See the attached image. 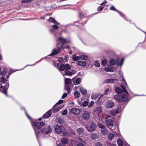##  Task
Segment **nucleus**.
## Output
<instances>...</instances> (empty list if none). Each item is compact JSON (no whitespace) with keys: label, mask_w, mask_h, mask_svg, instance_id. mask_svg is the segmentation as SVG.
<instances>
[{"label":"nucleus","mask_w":146,"mask_h":146,"mask_svg":"<svg viewBox=\"0 0 146 146\" xmlns=\"http://www.w3.org/2000/svg\"><path fill=\"white\" fill-rule=\"evenodd\" d=\"M122 84L123 85H122L121 87L124 91V93L121 94H117L114 96V98L117 100L119 102H125L127 101L128 99V93L126 91L125 89L126 88H128L127 83L123 78H122Z\"/></svg>","instance_id":"f257e3e1"},{"label":"nucleus","mask_w":146,"mask_h":146,"mask_svg":"<svg viewBox=\"0 0 146 146\" xmlns=\"http://www.w3.org/2000/svg\"><path fill=\"white\" fill-rule=\"evenodd\" d=\"M70 68V66L68 64H62L60 66L59 70L62 75L71 76L76 73V71L74 69L71 70L70 71H68Z\"/></svg>","instance_id":"f03ea898"},{"label":"nucleus","mask_w":146,"mask_h":146,"mask_svg":"<svg viewBox=\"0 0 146 146\" xmlns=\"http://www.w3.org/2000/svg\"><path fill=\"white\" fill-rule=\"evenodd\" d=\"M110 115H107L105 113H103L102 114L101 118H99V120L104 122L106 121V123L108 126L110 127L113 126L115 124V122L114 120L109 119L106 120V119L109 117Z\"/></svg>","instance_id":"7ed1b4c3"},{"label":"nucleus","mask_w":146,"mask_h":146,"mask_svg":"<svg viewBox=\"0 0 146 146\" xmlns=\"http://www.w3.org/2000/svg\"><path fill=\"white\" fill-rule=\"evenodd\" d=\"M32 124L35 130L36 137L38 139V137L39 133V130L38 129L45 125V123L43 122H32Z\"/></svg>","instance_id":"20e7f679"},{"label":"nucleus","mask_w":146,"mask_h":146,"mask_svg":"<svg viewBox=\"0 0 146 146\" xmlns=\"http://www.w3.org/2000/svg\"><path fill=\"white\" fill-rule=\"evenodd\" d=\"M54 130L56 133L58 134H60L61 132L63 133V135L65 136H72V135H73L75 133V132L74 131L72 132V134H70L66 131H65L64 132L63 130L61 129L59 125H56L54 127Z\"/></svg>","instance_id":"39448f33"},{"label":"nucleus","mask_w":146,"mask_h":146,"mask_svg":"<svg viewBox=\"0 0 146 146\" xmlns=\"http://www.w3.org/2000/svg\"><path fill=\"white\" fill-rule=\"evenodd\" d=\"M6 81V80L3 76L1 77V82L2 83V84H0V88H2L4 87L3 90V92L4 94L7 95V89L8 86L6 87L7 83L5 82Z\"/></svg>","instance_id":"423d86ee"},{"label":"nucleus","mask_w":146,"mask_h":146,"mask_svg":"<svg viewBox=\"0 0 146 146\" xmlns=\"http://www.w3.org/2000/svg\"><path fill=\"white\" fill-rule=\"evenodd\" d=\"M124 58H122L121 60V62L119 63L118 62L119 59H117L116 61H115L114 59H111L109 61V64H110V66H111L112 65H113L115 64H116L117 66H121L122 64L124 61Z\"/></svg>","instance_id":"0eeeda50"},{"label":"nucleus","mask_w":146,"mask_h":146,"mask_svg":"<svg viewBox=\"0 0 146 146\" xmlns=\"http://www.w3.org/2000/svg\"><path fill=\"white\" fill-rule=\"evenodd\" d=\"M96 125L94 123H91L90 127H87L86 128L87 130L89 132H93L96 129Z\"/></svg>","instance_id":"6e6552de"},{"label":"nucleus","mask_w":146,"mask_h":146,"mask_svg":"<svg viewBox=\"0 0 146 146\" xmlns=\"http://www.w3.org/2000/svg\"><path fill=\"white\" fill-rule=\"evenodd\" d=\"M90 112L88 111H85L82 115V117L84 120H88L90 117Z\"/></svg>","instance_id":"1a4fd4ad"},{"label":"nucleus","mask_w":146,"mask_h":146,"mask_svg":"<svg viewBox=\"0 0 146 146\" xmlns=\"http://www.w3.org/2000/svg\"><path fill=\"white\" fill-rule=\"evenodd\" d=\"M51 131V127L49 126L47 128H43L42 130V133L44 134H48Z\"/></svg>","instance_id":"9d476101"},{"label":"nucleus","mask_w":146,"mask_h":146,"mask_svg":"<svg viewBox=\"0 0 146 146\" xmlns=\"http://www.w3.org/2000/svg\"><path fill=\"white\" fill-rule=\"evenodd\" d=\"M74 88L76 90L79 89V90L82 94H87V90L85 88L83 87L78 86L75 87Z\"/></svg>","instance_id":"9b49d317"},{"label":"nucleus","mask_w":146,"mask_h":146,"mask_svg":"<svg viewBox=\"0 0 146 146\" xmlns=\"http://www.w3.org/2000/svg\"><path fill=\"white\" fill-rule=\"evenodd\" d=\"M71 113L75 115H78L80 113V110L76 108H74L72 109L70 111Z\"/></svg>","instance_id":"f8f14e48"},{"label":"nucleus","mask_w":146,"mask_h":146,"mask_svg":"<svg viewBox=\"0 0 146 146\" xmlns=\"http://www.w3.org/2000/svg\"><path fill=\"white\" fill-rule=\"evenodd\" d=\"M114 103L112 101H108L106 104V107L108 109L112 108L114 106Z\"/></svg>","instance_id":"ddd939ff"},{"label":"nucleus","mask_w":146,"mask_h":146,"mask_svg":"<svg viewBox=\"0 0 146 146\" xmlns=\"http://www.w3.org/2000/svg\"><path fill=\"white\" fill-rule=\"evenodd\" d=\"M118 80L116 79H106L104 81V83H114L117 82Z\"/></svg>","instance_id":"4468645a"},{"label":"nucleus","mask_w":146,"mask_h":146,"mask_svg":"<svg viewBox=\"0 0 146 146\" xmlns=\"http://www.w3.org/2000/svg\"><path fill=\"white\" fill-rule=\"evenodd\" d=\"M60 48H58V49L57 50H56L55 49L50 54L49 56H53L56 54L58 53V52H60ZM49 56V55H48L46 57L41 58L40 59V61H41L43 59H44V58H47V57Z\"/></svg>","instance_id":"2eb2a0df"},{"label":"nucleus","mask_w":146,"mask_h":146,"mask_svg":"<svg viewBox=\"0 0 146 146\" xmlns=\"http://www.w3.org/2000/svg\"><path fill=\"white\" fill-rule=\"evenodd\" d=\"M117 135V133L115 132H113L112 133H109L108 135V139L109 140L112 139L114 137H116Z\"/></svg>","instance_id":"dca6fc26"},{"label":"nucleus","mask_w":146,"mask_h":146,"mask_svg":"<svg viewBox=\"0 0 146 146\" xmlns=\"http://www.w3.org/2000/svg\"><path fill=\"white\" fill-rule=\"evenodd\" d=\"M102 110V108L101 106L96 107L94 109V113L95 114H100Z\"/></svg>","instance_id":"f3484780"},{"label":"nucleus","mask_w":146,"mask_h":146,"mask_svg":"<svg viewBox=\"0 0 146 146\" xmlns=\"http://www.w3.org/2000/svg\"><path fill=\"white\" fill-rule=\"evenodd\" d=\"M81 79L80 78H73V82L75 85L79 84L81 82Z\"/></svg>","instance_id":"a211bd4d"},{"label":"nucleus","mask_w":146,"mask_h":146,"mask_svg":"<svg viewBox=\"0 0 146 146\" xmlns=\"http://www.w3.org/2000/svg\"><path fill=\"white\" fill-rule=\"evenodd\" d=\"M52 111L51 110H49L42 117L43 118H46L49 117L51 115Z\"/></svg>","instance_id":"6ab92c4d"},{"label":"nucleus","mask_w":146,"mask_h":146,"mask_svg":"<svg viewBox=\"0 0 146 146\" xmlns=\"http://www.w3.org/2000/svg\"><path fill=\"white\" fill-rule=\"evenodd\" d=\"M115 92L117 93V94H121L124 93V91L123 90L120 88L117 87L115 89Z\"/></svg>","instance_id":"aec40b11"},{"label":"nucleus","mask_w":146,"mask_h":146,"mask_svg":"<svg viewBox=\"0 0 146 146\" xmlns=\"http://www.w3.org/2000/svg\"><path fill=\"white\" fill-rule=\"evenodd\" d=\"M86 64V62L84 61H80L78 62V65L79 66H84Z\"/></svg>","instance_id":"412c9836"},{"label":"nucleus","mask_w":146,"mask_h":146,"mask_svg":"<svg viewBox=\"0 0 146 146\" xmlns=\"http://www.w3.org/2000/svg\"><path fill=\"white\" fill-rule=\"evenodd\" d=\"M74 95L75 98L76 99H77L80 97V94L78 91L76 90L75 91L74 93Z\"/></svg>","instance_id":"4be33fe9"},{"label":"nucleus","mask_w":146,"mask_h":146,"mask_svg":"<svg viewBox=\"0 0 146 146\" xmlns=\"http://www.w3.org/2000/svg\"><path fill=\"white\" fill-rule=\"evenodd\" d=\"M56 107L55 106L54 107V106L53 107L52 110L54 113L57 112L62 108L60 106L57 107L56 108H55Z\"/></svg>","instance_id":"5701e85b"},{"label":"nucleus","mask_w":146,"mask_h":146,"mask_svg":"<svg viewBox=\"0 0 146 146\" xmlns=\"http://www.w3.org/2000/svg\"><path fill=\"white\" fill-rule=\"evenodd\" d=\"M99 96L98 94L96 93H93L91 96V98L92 100H95L97 99Z\"/></svg>","instance_id":"b1692460"},{"label":"nucleus","mask_w":146,"mask_h":146,"mask_svg":"<svg viewBox=\"0 0 146 146\" xmlns=\"http://www.w3.org/2000/svg\"><path fill=\"white\" fill-rule=\"evenodd\" d=\"M101 131L102 134L103 135H106L108 133V130L105 128L102 129L101 130Z\"/></svg>","instance_id":"393cba45"},{"label":"nucleus","mask_w":146,"mask_h":146,"mask_svg":"<svg viewBox=\"0 0 146 146\" xmlns=\"http://www.w3.org/2000/svg\"><path fill=\"white\" fill-rule=\"evenodd\" d=\"M72 59L74 61H77L80 60V56H76V54L73 55Z\"/></svg>","instance_id":"a878e982"},{"label":"nucleus","mask_w":146,"mask_h":146,"mask_svg":"<svg viewBox=\"0 0 146 146\" xmlns=\"http://www.w3.org/2000/svg\"><path fill=\"white\" fill-rule=\"evenodd\" d=\"M68 140L65 138H63L61 139V142L62 143L66 144L68 143Z\"/></svg>","instance_id":"bb28decb"},{"label":"nucleus","mask_w":146,"mask_h":146,"mask_svg":"<svg viewBox=\"0 0 146 146\" xmlns=\"http://www.w3.org/2000/svg\"><path fill=\"white\" fill-rule=\"evenodd\" d=\"M84 131V129L82 128H78L77 129V132L79 135L82 134Z\"/></svg>","instance_id":"cd10ccee"},{"label":"nucleus","mask_w":146,"mask_h":146,"mask_svg":"<svg viewBox=\"0 0 146 146\" xmlns=\"http://www.w3.org/2000/svg\"><path fill=\"white\" fill-rule=\"evenodd\" d=\"M80 60H87L88 59V56L85 55H81L80 56Z\"/></svg>","instance_id":"c85d7f7f"},{"label":"nucleus","mask_w":146,"mask_h":146,"mask_svg":"<svg viewBox=\"0 0 146 146\" xmlns=\"http://www.w3.org/2000/svg\"><path fill=\"white\" fill-rule=\"evenodd\" d=\"M59 40L63 44L67 42V41L66 39L62 37H60L59 38Z\"/></svg>","instance_id":"c756f323"},{"label":"nucleus","mask_w":146,"mask_h":146,"mask_svg":"<svg viewBox=\"0 0 146 146\" xmlns=\"http://www.w3.org/2000/svg\"><path fill=\"white\" fill-rule=\"evenodd\" d=\"M88 102L87 101H84L82 103H80V105H82L85 107L87 106L88 105Z\"/></svg>","instance_id":"7c9ffc66"},{"label":"nucleus","mask_w":146,"mask_h":146,"mask_svg":"<svg viewBox=\"0 0 146 146\" xmlns=\"http://www.w3.org/2000/svg\"><path fill=\"white\" fill-rule=\"evenodd\" d=\"M49 20L52 23H54L55 24L58 25L59 24L58 23L56 22V21H55L52 18H50Z\"/></svg>","instance_id":"2f4dec72"},{"label":"nucleus","mask_w":146,"mask_h":146,"mask_svg":"<svg viewBox=\"0 0 146 146\" xmlns=\"http://www.w3.org/2000/svg\"><path fill=\"white\" fill-rule=\"evenodd\" d=\"M104 70L106 71L110 72H113V70L109 67H106L104 68Z\"/></svg>","instance_id":"473e14b6"},{"label":"nucleus","mask_w":146,"mask_h":146,"mask_svg":"<svg viewBox=\"0 0 146 146\" xmlns=\"http://www.w3.org/2000/svg\"><path fill=\"white\" fill-rule=\"evenodd\" d=\"M7 72V69L5 68L4 69V70L1 72H0V75H1L3 76H5Z\"/></svg>","instance_id":"72a5a7b5"},{"label":"nucleus","mask_w":146,"mask_h":146,"mask_svg":"<svg viewBox=\"0 0 146 146\" xmlns=\"http://www.w3.org/2000/svg\"><path fill=\"white\" fill-rule=\"evenodd\" d=\"M94 102L93 101H92L89 103V104L88 105V109L90 108L94 105Z\"/></svg>","instance_id":"f704fd0d"},{"label":"nucleus","mask_w":146,"mask_h":146,"mask_svg":"<svg viewBox=\"0 0 146 146\" xmlns=\"http://www.w3.org/2000/svg\"><path fill=\"white\" fill-rule=\"evenodd\" d=\"M91 136V138L93 139H96L98 137V135L95 133H93Z\"/></svg>","instance_id":"c9c22d12"},{"label":"nucleus","mask_w":146,"mask_h":146,"mask_svg":"<svg viewBox=\"0 0 146 146\" xmlns=\"http://www.w3.org/2000/svg\"><path fill=\"white\" fill-rule=\"evenodd\" d=\"M117 143L119 146H122L123 145V142L120 139L118 140L117 141Z\"/></svg>","instance_id":"e433bc0d"},{"label":"nucleus","mask_w":146,"mask_h":146,"mask_svg":"<svg viewBox=\"0 0 146 146\" xmlns=\"http://www.w3.org/2000/svg\"><path fill=\"white\" fill-rule=\"evenodd\" d=\"M110 114L113 116L115 115L116 113V110H113L110 111Z\"/></svg>","instance_id":"4c0bfd02"},{"label":"nucleus","mask_w":146,"mask_h":146,"mask_svg":"<svg viewBox=\"0 0 146 146\" xmlns=\"http://www.w3.org/2000/svg\"><path fill=\"white\" fill-rule=\"evenodd\" d=\"M71 81V80L68 78H66L65 81V83L66 84L68 85L70 84Z\"/></svg>","instance_id":"58836bf2"},{"label":"nucleus","mask_w":146,"mask_h":146,"mask_svg":"<svg viewBox=\"0 0 146 146\" xmlns=\"http://www.w3.org/2000/svg\"><path fill=\"white\" fill-rule=\"evenodd\" d=\"M121 110H122V109L121 108V106H119L117 107V110H116V113H119L121 111Z\"/></svg>","instance_id":"ea45409f"},{"label":"nucleus","mask_w":146,"mask_h":146,"mask_svg":"<svg viewBox=\"0 0 146 146\" xmlns=\"http://www.w3.org/2000/svg\"><path fill=\"white\" fill-rule=\"evenodd\" d=\"M33 1V0H23L21 1V2L24 3H27L31 2Z\"/></svg>","instance_id":"a19ab883"},{"label":"nucleus","mask_w":146,"mask_h":146,"mask_svg":"<svg viewBox=\"0 0 146 146\" xmlns=\"http://www.w3.org/2000/svg\"><path fill=\"white\" fill-rule=\"evenodd\" d=\"M94 64L95 66L96 67H99L100 66V64L97 60L95 61Z\"/></svg>","instance_id":"79ce46f5"},{"label":"nucleus","mask_w":146,"mask_h":146,"mask_svg":"<svg viewBox=\"0 0 146 146\" xmlns=\"http://www.w3.org/2000/svg\"><path fill=\"white\" fill-rule=\"evenodd\" d=\"M108 62L107 60L106 59L103 60L101 62V64L103 65H105Z\"/></svg>","instance_id":"37998d69"},{"label":"nucleus","mask_w":146,"mask_h":146,"mask_svg":"<svg viewBox=\"0 0 146 146\" xmlns=\"http://www.w3.org/2000/svg\"><path fill=\"white\" fill-rule=\"evenodd\" d=\"M63 101L62 100H60L58 102H57L56 104L54 106V107L55 106H56L60 104L63 103Z\"/></svg>","instance_id":"c03bdc74"},{"label":"nucleus","mask_w":146,"mask_h":146,"mask_svg":"<svg viewBox=\"0 0 146 146\" xmlns=\"http://www.w3.org/2000/svg\"><path fill=\"white\" fill-rule=\"evenodd\" d=\"M98 126L99 128H101L102 129H103L105 128L104 126L100 123H98Z\"/></svg>","instance_id":"a18cd8bd"},{"label":"nucleus","mask_w":146,"mask_h":146,"mask_svg":"<svg viewBox=\"0 0 146 146\" xmlns=\"http://www.w3.org/2000/svg\"><path fill=\"white\" fill-rule=\"evenodd\" d=\"M68 112L67 110L66 109L64 110L62 113V114L63 115H66L67 114Z\"/></svg>","instance_id":"49530a36"},{"label":"nucleus","mask_w":146,"mask_h":146,"mask_svg":"<svg viewBox=\"0 0 146 146\" xmlns=\"http://www.w3.org/2000/svg\"><path fill=\"white\" fill-rule=\"evenodd\" d=\"M110 9L111 10H113L114 11H118L113 6H112L111 7H110Z\"/></svg>","instance_id":"de8ad7c7"},{"label":"nucleus","mask_w":146,"mask_h":146,"mask_svg":"<svg viewBox=\"0 0 146 146\" xmlns=\"http://www.w3.org/2000/svg\"><path fill=\"white\" fill-rule=\"evenodd\" d=\"M65 89L68 92V93L70 92V88L68 86H66L65 87Z\"/></svg>","instance_id":"09e8293b"},{"label":"nucleus","mask_w":146,"mask_h":146,"mask_svg":"<svg viewBox=\"0 0 146 146\" xmlns=\"http://www.w3.org/2000/svg\"><path fill=\"white\" fill-rule=\"evenodd\" d=\"M53 27L55 29H57L58 28V27L57 25V24H55L52 25Z\"/></svg>","instance_id":"8fccbe9b"},{"label":"nucleus","mask_w":146,"mask_h":146,"mask_svg":"<svg viewBox=\"0 0 146 146\" xmlns=\"http://www.w3.org/2000/svg\"><path fill=\"white\" fill-rule=\"evenodd\" d=\"M67 94L66 93L64 94L62 97V99L65 98L67 96Z\"/></svg>","instance_id":"3c124183"},{"label":"nucleus","mask_w":146,"mask_h":146,"mask_svg":"<svg viewBox=\"0 0 146 146\" xmlns=\"http://www.w3.org/2000/svg\"><path fill=\"white\" fill-rule=\"evenodd\" d=\"M103 9V8L102 7H99L98 8V11H102Z\"/></svg>","instance_id":"603ef678"},{"label":"nucleus","mask_w":146,"mask_h":146,"mask_svg":"<svg viewBox=\"0 0 146 146\" xmlns=\"http://www.w3.org/2000/svg\"><path fill=\"white\" fill-rule=\"evenodd\" d=\"M77 146H85V145L83 143H78L77 145Z\"/></svg>","instance_id":"864d4df0"},{"label":"nucleus","mask_w":146,"mask_h":146,"mask_svg":"<svg viewBox=\"0 0 146 146\" xmlns=\"http://www.w3.org/2000/svg\"><path fill=\"white\" fill-rule=\"evenodd\" d=\"M109 89H107L105 91V94H108L109 92Z\"/></svg>","instance_id":"5fc2aeb1"},{"label":"nucleus","mask_w":146,"mask_h":146,"mask_svg":"<svg viewBox=\"0 0 146 146\" xmlns=\"http://www.w3.org/2000/svg\"><path fill=\"white\" fill-rule=\"evenodd\" d=\"M78 139H79V140L81 141V142L82 143H85L84 141L81 138L78 137Z\"/></svg>","instance_id":"6e6d98bb"},{"label":"nucleus","mask_w":146,"mask_h":146,"mask_svg":"<svg viewBox=\"0 0 146 146\" xmlns=\"http://www.w3.org/2000/svg\"><path fill=\"white\" fill-rule=\"evenodd\" d=\"M107 2L106 1L104 2L103 3H102L101 4V5H103V6L105 5L106 3Z\"/></svg>","instance_id":"4d7b16f0"},{"label":"nucleus","mask_w":146,"mask_h":146,"mask_svg":"<svg viewBox=\"0 0 146 146\" xmlns=\"http://www.w3.org/2000/svg\"><path fill=\"white\" fill-rule=\"evenodd\" d=\"M110 146H117L116 144H112Z\"/></svg>","instance_id":"13d9d810"},{"label":"nucleus","mask_w":146,"mask_h":146,"mask_svg":"<svg viewBox=\"0 0 146 146\" xmlns=\"http://www.w3.org/2000/svg\"><path fill=\"white\" fill-rule=\"evenodd\" d=\"M2 59V56L1 54H0V60Z\"/></svg>","instance_id":"bf43d9fd"},{"label":"nucleus","mask_w":146,"mask_h":146,"mask_svg":"<svg viewBox=\"0 0 146 146\" xmlns=\"http://www.w3.org/2000/svg\"><path fill=\"white\" fill-rule=\"evenodd\" d=\"M58 146H62V144L61 143H60L58 145Z\"/></svg>","instance_id":"052dcab7"},{"label":"nucleus","mask_w":146,"mask_h":146,"mask_svg":"<svg viewBox=\"0 0 146 146\" xmlns=\"http://www.w3.org/2000/svg\"><path fill=\"white\" fill-rule=\"evenodd\" d=\"M69 53L70 54H71L72 53V51H70L69 52Z\"/></svg>","instance_id":"680f3d73"},{"label":"nucleus","mask_w":146,"mask_h":146,"mask_svg":"<svg viewBox=\"0 0 146 146\" xmlns=\"http://www.w3.org/2000/svg\"><path fill=\"white\" fill-rule=\"evenodd\" d=\"M26 114L27 115V116L28 117L29 119H30V117L28 115V114H27V113H26Z\"/></svg>","instance_id":"e2e57ef3"},{"label":"nucleus","mask_w":146,"mask_h":146,"mask_svg":"<svg viewBox=\"0 0 146 146\" xmlns=\"http://www.w3.org/2000/svg\"><path fill=\"white\" fill-rule=\"evenodd\" d=\"M42 119V118H39L38 119V120L39 121H40Z\"/></svg>","instance_id":"0e129e2a"},{"label":"nucleus","mask_w":146,"mask_h":146,"mask_svg":"<svg viewBox=\"0 0 146 146\" xmlns=\"http://www.w3.org/2000/svg\"><path fill=\"white\" fill-rule=\"evenodd\" d=\"M62 120V119H58V121H60V120Z\"/></svg>","instance_id":"69168bd1"},{"label":"nucleus","mask_w":146,"mask_h":146,"mask_svg":"<svg viewBox=\"0 0 146 146\" xmlns=\"http://www.w3.org/2000/svg\"><path fill=\"white\" fill-rule=\"evenodd\" d=\"M67 48H69V46H66Z\"/></svg>","instance_id":"338daca9"},{"label":"nucleus","mask_w":146,"mask_h":146,"mask_svg":"<svg viewBox=\"0 0 146 146\" xmlns=\"http://www.w3.org/2000/svg\"><path fill=\"white\" fill-rule=\"evenodd\" d=\"M7 78H9V76H7Z\"/></svg>","instance_id":"774afa93"}]
</instances>
